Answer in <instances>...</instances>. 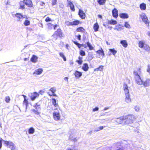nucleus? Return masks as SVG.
<instances>
[{"mask_svg":"<svg viewBox=\"0 0 150 150\" xmlns=\"http://www.w3.org/2000/svg\"><path fill=\"white\" fill-rule=\"evenodd\" d=\"M80 23L79 21L75 20L74 21L71 22H69V25H78Z\"/></svg>","mask_w":150,"mask_h":150,"instance_id":"f8f14e48","label":"nucleus"},{"mask_svg":"<svg viewBox=\"0 0 150 150\" xmlns=\"http://www.w3.org/2000/svg\"><path fill=\"white\" fill-rule=\"evenodd\" d=\"M123 27L122 25L119 24L115 26V29L118 31L120 30L123 29Z\"/></svg>","mask_w":150,"mask_h":150,"instance_id":"c756f323","label":"nucleus"},{"mask_svg":"<svg viewBox=\"0 0 150 150\" xmlns=\"http://www.w3.org/2000/svg\"><path fill=\"white\" fill-rule=\"evenodd\" d=\"M52 103L53 105L56 108L54 109L55 110H57L58 108H59V106L57 103L56 100L55 98H53L52 99Z\"/></svg>","mask_w":150,"mask_h":150,"instance_id":"4468645a","label":"nucleus"},{"mask_svg":"<svg viewBox=\"0 0 150 150\" xmlns=\"http://www.w3.org/2000/svg\"><path fill=\"white\" fill-rule=\"evenodd\" d=\"M106 1V0H98L97 2L100 5H104Z\"/></svg>","mask_w":150,"mask_h":150,"instance_id":"72a5a7b5","label":"nucleus"},{"mask_svg":"<svg viewBox=\"0 0 150 150\" xmlns=\"http://www.w3.org/2000/svg\"><path fill=\"white\" fill-rule=\"evenodd\" d=\"M43 71L42 69V68H39L33 72V74L36 75L40 74Z\"/></svg>","mask_w":150,"mask_h":150,"instance_id":"f3484780","label":"nucleus"},{"mask_svg":"<svg viewBox=\"0 0 150 150\" xmlns=\"http://www.w3.org/2000/svg\"><path fill=\"white\" fill-rule=\"evenodd\" d=\"M19 8L22 10H23L25 9V4L24 3L23 1H21L19 2Z\"/></svg>","mask_w":150,"mask_h":150,"instance_id":"393cba45","label":"nucleus"},{"mask_svg":"<svg viewBox=\"0 0 150 150\" xmlns=\"http://www.w3.org/2000/svg\"><path fill=\"white\" fill-rule=\"evenodd\" d=\"M125 124H130L133 123L135 120V116L131 114L127 115H125Z\"/></svg>","mask_w":150,"mask_h":150,"instance_id":"7ed1b4c3","label":"nucleus"},{"mask_svg":"<svg viewBox=\"0 0 150 150\" xmlns=\"http://www.w3.org/2000/svg\"><path fill=\"white\" fill-rule=\"evenodd\" d=\"M28 131L29 134H33L35 132V129L33 127H31L29 129Z\"/></svg>","mask_w":150,"mask_h":150,"instance_id":"c9c22d12","label":"nucleus"},{"mask_svg":"<svg viewBox=\"0 0 150 150\" xmlns=\"http://www.w3.org/2000/svg\"><path fill=\"white\" fill-rule=\"evenodd\" d=\"M44 93V91L43 90H40L39 92V93L41 94H43Z\"/></svg>","mask_w":150,"mask_h":150,"instance_id":"13d9d810","label":"nucleus"},{"mask_svg":"<svg viewBox=\"0 0 150 150\" xmlns=\"http://www.w3.org/2000/svg\"><path fill=\"white\" fill-rule=\"evenodd\" d=\"M57 0H52V6H54L57 4Z\"/></svg>","mask_w":150,"mask_h":150,"instance_id":"3c124183","label":"nucleus"},{"mask_svg":"<svg viewBox=\"0 0 150 150\" xmlns=\"http://www.w3.org/2000/svg\"><path fill=\"white\" fill-rule=\"evenodd\" d=\"M50 91H51V92L52 93V94H51L49 92H48V94L49 96H52L55 97L57 96V95L55 94V93L56 92V90L53 87L51 88L50 90Z\"/></svg>","mask_w":150,"mask_h":150,"instance_id":"2eb2a0df","label":"nucleus"},{"mask_svg":"<svg viewBox=\"0 0 150 150\" xmlns=\"http://www.w3.org/2000/svg\"><path fill=\"white\" fill-rule=\"evenodd\" d=\"M51 19L49 18V17H47L45 19V21L46 22H47L50 21H51Z\"/></svg>","mask_w":150,"mask_h":150,"instance_id":"603ef678","label":"nucleus"},{"mask_svg":"<svg viewBox=\"0 0 150 150\" xmlns=\"http://www.w3.org/2000/svg\"><path fill=\"white\" fill-rule=\"evenodd\" d=\"M79 60H76V62H77L79 65H81L82 64L83 61L82 60L83 58L80 56L78 57Z\"/></svg>","mask_w":150,"mask_h":150,"instance_id":"c85d7f7f","label":"nucleus"},{"mask_svg":"<svg viewBox=\"0 0 150 150\" xmlns=\"http://www.w3.org/2000/svg\"><path fill=\"white\" fill-rule=\"evenodd\" d=\"M32 111L33 112H34V113L35 114H36V115H39L40 112H39V111L36 110H35V109H32Z\"/></svg>","mask_w":150,"mask_h":150,"instance_id":"37998d69","label":"nucleus"},{"mask_svg":"<svg viewBox=\"0 0 150 150\" xmlns=\"http://www.w3.org/2000/svg\"><path fill=\"white\" fill-rule=\"evenodd\" d=\"M125 115H123L117 118L116 120V122L119 124H125Z\"/></svg>","mask_w":150,"mask_h":150,"instance_id":"39448f33","label":"nucleus"},{"mask_svg":"<svg viewBox=\"0 0 150 150\" xmlns=\"http://www.w3.org/2000/svg\"><path fill=\"white\" fill-rule=\"evenodd\" d=\"M97 53L99 55L102 56V57H104L105 56V54L103 49L101 48L100 50H98L96 51Z\"/></svg>","mask_w":150,"mask_h":150,"instance_id":"b1692460","label":"nucleus"},{"mask_svg":"<svg viewBox=\"0 0 150 150\" xmlns=\"http://www.w3.org/2000/svg\"><path fill=\"white\" fill-rule=\"evenodd\" d=\"M141 67L137 68V70H135L133 71L135 81L139 85L142 84L145 87L148 86L150 84V80L146 79L144 82L142 80L140 76L141 73Z\"/></svg>","mask_w":150,"mask_h":150,"instance_id":"f257e3e1","label":"nucleus"},{"mask_svg":"<svg viewBox=\"0 0 150 150\" xmlns=\"http://www.w3.org/2000/svg\"><path fill=\"white\" fill-rule=\"evenodd\" d=\"M105 127V126H100L98 128V129L97 130H95V131L96 132H98L99 131H100L103 129Z\"/></svg>","mask_w":150,"mask_h":150,"instance_id":"49530a36","label":"nucleus"},{"mask_svg":"<svg viewBox=\"0 0 150 150\" xmlns=\"http://www.w3.org/2000/svg\"><path fill=\"white\" fill-rule=\"evenodd\" d=\"M15 16L17 18L18 21H21L24 18L23 16L20 13H16L15 14Z\"/></svg>","mask_w":150,"mask_h":150,"instance_id":"9d476101","label":"nucleus"},{"mask_svg":"<svg viewBox=\"0 0 150 150\" xmlns=\"http://www.w3.org/2000/svg\"><path fill=\"white\" fill-rule=\"evenodd\" d=\"M28 10H30V12L31 13H33L34 12V9H33V10H30V9L29 8L28 9Z\"/></svg>","mask_w":150,"mask_h":150,"instance_id":"052dcab7","label":"nucleus"},{"mask_svg":"<svg viewBox=\"0 0 150 150\" xmlns=\"http://www.w3.org/2000/svg\"><path fill=\"white\" fill-rule=\"evenodd\" d=\"M2 140L0 139V149L1 148L2 146Z\"/></svg>","mask_w":150,"mask_h":150,"instance_id":"bf43d9fd","label":"nucleus"},{"mask_svg":"<svg viewBox=\"0 0 150 150\" xmlns=\"http://www.w3.org/2000/svg\"><path fill=\"white\" fill-rule=\"evenodd\" d=\"M147 35L149 36H150V31H149L147 33Z\"/></svg>","mask_w":150,"mask_h":150,"instance_id":"338daca9","label":"nucleus"},{"mask_svg":"<svg viewBox=\"0 0 150 150\" xmlns=\"http://www.w3.org/2000/svg\"><path fill=\"white\" fill-rule=\"evenodd\" d=\"M103 66L101 65L99 67L95 69H94V71H102L103 69Z\"/></svg>","mask_w":150,"mask_h":150,"instance_id":"473e14b6","label":"nucleus"},{"mask_svg":"<svg viewBox=\"0 0 150 150\" xmlns=\"http://www.w3.org/2000/svg\"><path fill=\"white\" fill-rule=\"evenodd\" d=\"M40 105H38L37 103H36L35 105L34 106V107L36 109H37L38 108H40V107L39 106Z\"/></svg>","mask_w":150,"mask_h":150,"instance_id":"864d4df0","label":"nucleus"},{"mask_svg":"<svg viewBox=\"0 0 150 150\" xmlns=\"http://www.w3.org/2000/svg\"><path fill=\"white\" fill-rule=\"evenodd\" d=\"M74 75L76 78H78L82 75V74L81 72L76 71L74 73Z\"/></svg>","mask_w":150,"mask_h":150,"instance_id":"412c9836","label":"nucleus"},{"mask_svg":"<svg viewBox=\"0 0 150 150\" xmlns=\"http://www.w3.org/2000/svg\"><path fill=\"white\" fill-rule=\"evenodd\" d=\"M76 31L77 32H80L83 33L86 31V30L82 27H80L77 28Z\"/></svg>","mask_w":150,"mask_h":150,"instance_id":"5701e85b","label":"nucleus"},{"mask_svg":"<svg viewBox=\"0 0 150 150\" xmlns=\"http://www.w3.org/2000/svg\"><path fill=\"white\" fill-rule=\"evenodd\" d=\"M98 110V108L97 107H95V108H93V112H95L96 111H97Z\"/></svg>","mask_w":150,"mask_h":150,"instance_id":"6e6d98bb","label":"nucleus"},{"mask_svg":"<svg viewBox=\"0 0 150 150\" xmlns=\"http://www.w3.org/2000/svg\"><path fill=\"white\" fill-rule=\"evenodd\" d=\"M93 28L94 32H96L98 31L99 25L97 22H96L94 24Z\"/></svg>","mask_w":150,"mask_h":150,"instance_id":"6ab92c4d","label":"nucleus"},{"mask_svg":"<svg viewBox=\"0 0 150 150\" xmlns=\"http://www.w3.org/2000/svg\"><path fill=\"white\" fill-rule=\"evenodd\" d=\"M80 55L82 56H84L85 55V53L83 50H81L79 52Z\"/></svg>","mask_w":150,"mask_h":150,"instance_id":"8fccbe9b","label":"nucleus"},{"mask_svg":"<svg viewBox=\"0 0 150 150\" xmlns=\"http://www.w3.org/2000/svg\"><path fill=\"white\" fill-rule=\"evenodd\" d=\"M112 15L115 18H117L118 17V11L116 8H114L112 10Z\"/></svg>","mask_w":150,"mask_h":150,"instance_id":"dca6fc26","label":"nucleus"},{"mask_svg":"<svg viewBox=\"0 0 150 150\" xmlns=\"http://www.w3.org/2000/svg\"><path fill=\"white\" fill-rule=\"evenodd\" d=\"M125 26L127 28L129 29L131 28L130 25L128 23V22L126 21L125 22Z\"/></svg>","mask_w":150,"mask_h":150,"instance_id":"79ce46f5","label":"nucleus"},{"mask_svg":"<svg viewBox=\"0 0 150 150\" xmlns=\"http://www.w3.org/2000/svg\"><path fill=\"white\" fill-rule=\"evenodd\" d=\"M86 44L87 45V47H89V50H92L94 49L93 47L92 46L89 42H87Z\"/></svg>","mask_w":150,"mask_h":150,"instance_id":"58836bf2","label":"nucleus"},{"mask_svg":"<svg viewBox=\"0 0 150 150\" xmlns=\"http://www.w3.org/2000/svg\"><path fill=\"white\" fill-rule=\"evenodd\" d=\"M89 69V67L88 64L86 63L83 64L82 67V69L84 71H87Z\"/></svg>","mask_w":150,"mask_h":150,"instance_id":"aec40b11","label":"nucleus"},{"mask_svg":"<svg viewBox=\"0 0 150 150\" xmlns=\"http://www.w3.org/2000/svg\"><path fill=\"white\" fill-rule=\"evenodd\" d=\"M109 50L110 52L112 53V54L114 55H115L117 52V51L114 48L109 49Z\"/></svg>","mask_w":150,"mask_h":150,"instance_id":"a19ab883","label":"nucleus"},{"mask_svg":"<svg viewBox=\"0 0 150 150\" xmlns=\"http://www.w3.org/2000/svg\"><path fill=\"white\" fill-rule=\"evenodd\" d=\"M23 2L28 7L30 8L33 7V4L31 0H23Z\"/></svg>","mask_w":150,"mask_h":150,"instance_id":"0eeeda50","label":"nucleus"},{"mask_svg":"<svg viewBox=\"0 0 150 150\" xmlns=\"http://www.w3.org/2000/svg\"><path fill=\"white\" fill-rule=\"evenodd\" d=\"M38 59V57L37 56L34 55H32L30 59V61L32 62L35 63L37 61Z\"/></svg>","mask_w":150,"mask_h":150,"instance_id":"4be33fe9","label":"nucleus"},{"mask_svg":"<svg viewBox=\"0 0 150 150\" xmlns=\"http://www.w3.org/2000/svg\"><path fill=\"white\" fill-rule=\"evenodd\" d=\"M145 42L144 41H140L138 44L139 47L141 48H142L144 47Z\"/></svg>","mask_w":150,"mask_h":150,"instance_id":"7c9ffc66","label":"nucleus"},{"mask_svg":"<svg viewBox=\"0 0 150 150\" xmlns=\"http://www.w3.org/2000/svg\"><path fill=\"white\" fill-rule=\"evenodd\" d=\"M140 16L143 22L148 19V18L145 14L140 15Z\"/></svg>","mask_w":150,"mask_h":150,"instance_id":"2f4dec72","label":"nucleus"},{"mask_svg":"<svg viewBox=\"0 0 150 150\" xmlns=\"http://www.w3.org/2000/svg\"><path fill=\"white\" fill-rule=\"evenodd\" d=\"M139 7L142 10H145L146 8V4L144 3H143L140 5Z\"/></svg>","mask_w":150,"mask_h":150,"instance_id":"cd10ccee","label":"nucleus"},{"mask_svg":"<svg viewBox=\"0 0 150 150\" xmlns=\"http://www.w3.org/2000/svg\"><path fill=\"white\" fill-rule=\"evenodd\" d=\"M68 78L67 77H65L64 78V80H65L66 81H68Z\"/></svg>","mask_w":150,"mask_h":150,"instance_id":"0e129e2a","label":"nucleus"},{"mask_svg":"<svg viewBox=\"0 0 150 150\" xmlns=\"http://www.w3.org/2000/svg\"><path fill=\"white\" fill-rule=\"evenodd\" d=\"M67 1L68 2V6H69L71 10L72 11H75L74 6L72 2L71 1L67 0Z\"/></svg>","mask_w":150,"mask_h":150,"instance_id":"ddd939ff","label":"nucleus"},{"mask_svg":"<svg viewBox=\"0 0 150 150\" xmlns=\"http://www.w3.org/2000/svg\"><path fill=\"white\" fill-rule=\"evenodd\" d=\"M120 43L124 47L126 48L128 46V44L126 40H122L121 41Z\"/></svg>","mask_w":150,"mask_h":150,"instance_id":"bb28decb","label":"nucleus"},{"mask_svg":"<svg viewBox=\"0 0 150 150\" xmlns=\"http://www.w3.org/2000/svg\"><path fill=\"white\" fill-rule=\"evenodd\" d=\"M53 116L54 119L56 121H58L60 120V115L59 112H54L53 113Z\"/></svg>","mask_w":150,"mask_h":150,"instance_id":"6e6552de","label":"nucleus"},{"mask_svg":"<svg viewBox=\"0 0 150 150\" xmlns=\"http://www.w3.org/2000/svg\"><path fill=\"white\" fill-rule=\"evenodd\" d=\"M5 101L7 103H9L10 101V98L8 96L6 97L5 98Z\"/></svg>","mask_w":150,"mask_h":150,"instance_id":"de8ad7c7","label":"nucleus"},{"mask_svg":"<svg viewBox=\"0 0 150 150\" xmlns=\"http://www.w3.org/2000/svg\"><path fill=\"white\" fill-rule=\"evenodd\" d=\"M4 143L8 147L10 148L11 150H13L15 149V146L13 142L8 141H5Z\"/></svg>","mask_w":150,"mask_h":150,"instance_id":"423d86ee","label":"nucleus"},{"mask_svg":"<svg viewBox=\"0 0 150 150\" xmlns=\"http://www.w3.org/2000/svg\"><path fill=\"white\" fill-rule=\"evenodd\" d=\"M77 39L79 40H81V35H78L77 36Z\"/></svg>","mask_w":150,"mask_h":150,"instance_id":"4d7b16f0","label":"nucleus"},{"mask_svg":"<svg viewBox=\"0 0 150 150\" xmlns=\"http://www.w3.org/2000/svg\"><path fill=\"white\" fill-rule=\"evenodd\" d=\"M145 24H146V25L148 27H149V21L148 19H147V20H146L145 21H144Z\"/></svg>","mask_w":150,"mask_h":150,"instance_id":"09e8293b","label":"nucleus"},{"mask_svg":"<svg viewBox=\"0 0 150 150\" xmlns=\"http://www.w3.org/2000/svg\"><path fill=\"white\" fill-rule=\"evenodd\" d=\"M47 25L48 26V28L49 29H52V26H53V28L54 30H55L56 28L57 27L58 25L57 24L55 25H54L53 24L51 23H49L47 24Z\"/></svg>","mask_w":150,"mask_h":150,"instance_id":"a878e982","label":"nucleus"},{"mask_svg":"<svg viewBox=\"0 0 150 150\" xmlns=\"http://www.w3.org/2000/svg\"><path fill=\"white\" fill-rule=\"evenodd\" d=\"M78 14L81 19H85L86 16V14L82 10L80 9H79Z\"/></svg>","mask_w":150,"mask_h":150,"instance_id":"1a4fd4ad","label":"nucleus"},{"mask_svg":"<svg viewBox=\"0 0 150 150\" xmlns=\"http://www.w3.org/2000/svg\"><path fill=\"white\" fill-rule=\"evenodd\" d=\"M98 17L99 18H101V19H102V15H99H99H98Z\"/></svg>","mask_w":150,"mask_h":150,"instance_id":"e2e57ef3","label":"nucleus"},{"mask_svg":"<svg viewBox=\"0 0 150 150\" xmlns=\"http://www.w3.org/2000/svg\"><path fill=\"white\" fill-rule=\"evenodd\" d=\"M64 36L62 29L59 28L55 31L52 35V36L57 39L58 38H62Z\"/></svg>","mask_w":150,"mask_h":150,"instance_id":"20e7f679","label":"nucleus"},{"mask_svg":"<svg viewBox=\"0 0 150 150\" xmlns=\"http://www.w3.org/2000/svg\"><path fill=\"white\" fill-rule=\"evenodd\" d=\"M117 150H124L122 148H119L117 149Z\"/></svg>","mask_w":150,"mask_h":150,"instance_id":"774afa93","label":"nucleus"},{"mask_svg":"<svg viewBox=\"0 0 150 150\" xmlns=\"http://www.w3.org/2000/svg\"><path fill=\"white\" fill-rule=\"evenodd\" d=\"M147 71L150 74V65H148Z\"/></svg>","mask_w":150,"mask_h":150,"instance_id":"5fc2aeb1","label":"nucleus"},{"mask_svg":"<svg viewBox=\"0 0 150 150\" xmlns=\"http://www.w3.org/2000/svg\"><path fill=\"white\" fill-rule=\"evenodd\" d=\"M109 108V107H106V108H105L104 109V110H106L107 109H108Z\"/></svg>","mask_w":150,"mask_h":150,"instance_id":"69168bd1","label":"nucleus"},{"mask_svg":"<svg viewBox=\"0 0 150 150\" xmlns=\"http://www.w3.org/2000/svg\"><path fill=\"white\" fill-rule=\"evenodd\" d=\"M60 57L62 58L64 61H66V57H65L64 54L62 52H60L59 53Z\"/></svg>","mask_w":150,"mask_h":150,"instance_id":"c03bdc74","label":"nucleus"},{"mask_svg":"<svg viewBox=\"0 0 150 150\" xmlns=\"http://www.w3.org/2000/svg\"><path fill=\"white\" fill-rule=\"evenodd\" d=\"M83 46H82V47H84L85 48H86L87 47V45H86L85 44H83Z\"/></svg>","mask_w":150,"mask_h":150,"instance_id":"680f3d73","label":"nucleus"},{"mask_svg":"<svg viewBox=\"0 0 150 150\" xmlns=\"http://www.w3.org/2000/svg\"><path fill=\"white\" fill-rule=\"evenodd\" d=\"M143 47L145 51L147 52L150 51V47L148 45L146 44Z\"/></svg>","mask_w":150,"mask_h":150,"instance_id":"f704fd0d","label":"nucleus"},{"mask_svg":"<svg viewBox=\"0 0 150 150\" xmlns=\"http://www.w3.org/2000/svg\"><path fill=\"white\" fill-rule=\"evenodd\" d=\"M73 42L77 46V47H78L79 48H80L81 47H82V46H83V44H80V43H78L77 42L75 41H73Z\"/></svg>","mask_w":150,"mask_h":150,"instance_id":"ea45409f","label":"nucleus"},{"mask_svg":"<svg viewBox=\"0 0 150 150\" xmlns=\"http://www.w3.org/2000/svg\"><path fill=\"white\" fill-rule=\"evenodd\" d=\"M124 90L125 91L126 96L125 102L127 103H131V100L129 94L128 87L126 84H125L124 85Z\"/></svg>","mask_w":150,"mask_h":150,"instance_id":"f03ea898","label":"nucleus"},{"mask_svg":"<svg viewBox=\"0 0 150 150\" xmlns=\"http://www.w3.org/2000/svg\"><path fill=\"white\" fill-rule=\"evenodd\" d=\"M39 96L38 93L36 92H34L31 93V95L30 96V98L32 100H34L36 98H37Z\"/></svg>","mask_w":150,"mask_h":150,"instance_id":"9b49d317","label":"nucleus"},{"mask_svg":"<svg viewBox=\"0 0 150 150\" xmlns=\"http://www.w3.org/2000/svg\"><path fill=\"white\" fill-rule=\"evenodd\" d=\"M108 24L111 25H115L117 24V22L116 21L111 20L108 21Z\"/></svg>","mask_w":150,"mask_h":150,"instance_id":"e433bc0d","label":"nucleus"},{"mask_svg":"<svg viewBox=\"0 0 150 150\" xmlns=\"http://www.w3.org/2000/svg\"><path fill=\"white\" fill-rule=\"evenodd\" d=\"M28 101L26 99H25L23 102V104L27 107L28 104Z\"/></svg>","mask_w":150,"mask_h":150,"instance_id":"a18cd8bd","label":"nucleus"},{"mask_svg":"<svg viewBox=\"0 0 150 150\" xmlns=\"http://www.w3.org/2000/svg\"><path fill=\"white\" fill-rule=\"evenodd\" d=\"M23 24L25 26H28L30 24V22L28 20H25L24 23Z\"/></svg>","mask_w":150,"mask_h":150,"instance_id":"4c0bfd02","label":"nucleus"},{"mask_svg":"<svg viewBox=\"0 0 150 150\" xmlns=\"http://www.w3.org/2000/svg\"><path fill=\"white\" fill-rule=\"evenodd\" d=\"M119 16L122 18H127L129 17L128 14L125 13H122L120 14Z\"/></svg>","mask_w":150,"mask_h":150,"instance_id":"a211bd4d","label":"nucleus"}]
</instances>
